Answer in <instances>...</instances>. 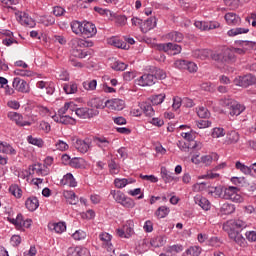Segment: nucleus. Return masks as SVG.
Segmentation results:
<instances>
[{
  "label": "nucleus",
  "mask_w": 256,
  "mask_h": 256,
  "mask_svg": "<svg viewBox=\"0 0 256 256\" xmlns=\"http://www.w3.org/2000/svg\"><path fill=\"white\" fill-rule=\"evenodd\" d=\"M245 227H247V223L241 219L228 220L223 225V230L228 233L230 239H232V241H235L237 245H239L240 247H245V237H243V235L238 230L245 229Z\"/></svg>",
  "instance_id": "f257e3e1"
},
{
  "label": "nucleus",
  "mask_w": 256,
  "mask_h": 256,
  "mask_svg": "<svg viewBox=\"0 0 256 256\" xmlns=\"http://www.w3.org/2000/svg\"><path fill=\"white\" fill-rule=\"evenodd\" d=\"M220 105L224 107L225 112L228 113L230 117H239V115L245 111V106L232 98H222Z\"/></svg>",
  "instance_id": "f03ea898"
},
{
  "label": "nucleus",
  "mask_w": 256,
  "mask_h": 256,
  "mask_svg": "<svg viewBox=\"0 0 256 256\" xmlns=\"http://www.w3.org/2000/svg\"><path fill=\"white\" fill-rule=\"evenodd\" d=\"M70 53L72 57H76V59H85L87 57H91L93 51L91 50H83L79 42V38H72L69 42Z\"/></svg>",
  "instance_id": "7ed1b4c3"
},
{
  "label": "nucleus",
  "mask_w": 256,
  "mask_h": 256,
  "mask_svg": "<svg viewBox=\"0 0 256 256\" xmlns=\"http://www.w3.org/2000/svg\"><path fill=\"white\" fill-rule=\"evenodd\" d=\"M241 189L235 186H229L224 189L223 199L232 201L233 203H243V196L240 194Z\"/></svg>",
  "instance_id": "20e7f679"
},
{
  "label": "nucleus",
  "mask_w": 256,
  "mask_h": 256,
  "mask_svg": "<svg viewBox=\"0 0 256 256\" xmlns=\"http://www.w3.org/2000/svg\"><path fill=\"white\" fill-rule=\"evenodd\" d=\"M74 111L80 119H93L99 115V110L93 108H74Z\"/></svg>",
  "instance_id": "39448f33"
},
{
  "label": "nucleus",
  "mask_w": 256,
  "mask_h": 256,
  "mask_svg": "<svg viewBox=\"0 0 256 256\" xmlns=\"http://www.w3.org/2000/svg\"><path fill=\"white\" fill-rule=\"evenodd\" d=\"M234 83L238 87H249L250 85H255L256 77L253 74L238 76L234 79Z\"/></svg>",
  "instance_id": "423d86ee"
},
{
  "label": "nucleus",
  "mask_w": 256,
  "mask_h": 256,
  "mask_svg": "<svg viewBox=\"0 0 256 256\" xmlns=\"http://www.w3.org/2000/svg\"><path fill=\"white\" fill-rule=\"evenodd\" d=\"M140 87H151L157 83V78L153 74H144L135 81Z\"/></svg>",
  "instance_id": "0eeeda50"
},
{
  "label": "nucleus",
  "mask_w": 256,
  "mask_h": 256,
  "mask_svg": "<svg viewBox=\"0 0 256 256\" xmlns=\"http://www.w3.org/2000/svg\"><path fill=\"white\" fill-rule=\"evenodd\" d=\"M73 147L79 152V153H87L89 149H91V141L89 139H79V138H74L73 140Z\"/></svg>",
  "instance_id": "6e6552de"
},
{
  "label": "nucleus",
  "mask_w": 256,
  "mask_h": 256,
  "mask_svg": "<svg viewBox=\"0 0 256 256\" xmlns=\"http://www.w3.org/2000/svg\"><path fill=\"white\" fill-rule=\"evenodd\" d=\"M96 35H97V27L95 26V24H93L89 21H84L82 37L91 39V37H95Z\"/></svg>",
  "instance_id": "1a4fd4ad"
},
{
  "label": "nucleus",
  "mask_w": 256,
  "mask_h": 256,
  "mask_svg": "<svg viewBox=\"0 0 256 256\" xmlns=\"http://www.w3.org/2000/svg\"><path fill=\"white\" fill-rule=\"evenodd\" d=\"M106 107L110 109V111H123L125 108V101L119 98L106 100Z\"/></svg>",
  "instance_id": "9d476101"
},
{
  "label": "nucleus",
  "mask_w": 256,
  "mask_h": 256,
  "mask_svg": "<svg viewBox=\"0 0 256 256\" xmlns=\"http://www.w3.org/2000/svg\"><path fill=\"white\" fill-rule=\"evenodd\" d=\"M7 117L10 121H14L18 127H31V122L23 121V115L17 112H9Z\"/></svg>",
  "instance_id": "9b49d317"
},
{
  "label": "nucleus",
  "mask_w": 256,
  "mask_h": 256,
  "mask_svg": "<svg viewBox=\"0 0 256 256\" xmlns=\"http://www.w3.org/2000/svg\"><path fill=\"white\" fill-rule=\"evenodd\" d=\"M12 87L19 93H29V84L21 78H14Z\"/></svg>",
  "instance_id": "f8f14e48"
},
{
  "label": "nucleus",
  "mask_w": 256,
  "mask_h": 256,
  "mask_svg": "<svg viewBox=\"0 0 256 256\" xmlns=\"http://www.w3.org/2000/svg\"><path fill=\"white\" fill-rule=\"evenodd\" d=\"M157 27V18L150 17L140 26L142 33H149L151 29H155Z\"/></svg>",
  "instance_id": "ddd939ff"
},
{
  "label": "nucleus",
  "mask_w": 256,
  "mask_h": 256,
  "mask_svg": "<svg viewBox=\"0 0 256 256\" xmlns=\"http://www.w3.org/2000/svg\"><path fill=\"white\" fill-rule=\"evenodd\" d=\"M108 45H112L113 47H116L117 49H130V45L127 44V42L119 39L118 37H111L108 39Z\"/></svg>",
  "instance_id": "4468645a"
},
{
  "label": "nucleus",
  "mask_w": 256,
  "mask_h": 256,
  "mask_svg": "<svg viewBox=\"0 0 256 256\" xmlns=\"http://www.w3.org/2000/svg\"><path fill=\"white\" fill-rule=\"evenodd\" d=\"M224 19L227 23V25L235 26V25H241V17L233 12H228L225 14Z\"/></svg>",
  "instance_id": "2eb2a0df"
},
{
  "label": "nucleus",
  "mask_w": 256,
  "mask_h": 256,
  "mask_svg": "<svg viewBox=\"0 0 256 256\" xmlns=\"http://www.w3.org/2000/svg\"><path fill=\"white\" fill-rule=\"evenodd\" d=\"M194 203L199 205V207H201V209L204 211H209L211 209V202H209V200L202 195H196L194 197Z\"/></svg>",
  "instance_id": "dca6fc26"
},
{
  "label": "nucleus",
  "mask_w": 256,
  "mask_h": 256,
  "mask_svg": "<svg viewBox=\"0 0 256 256\" xmlns=\"http://www.w3.org/2000/svg\"><path fill=\"white\" fill-rule=\"evenodd\" d=\"M100 241H102V247L107 251H113V244H111V235L109 233H101L99 235Z\"/></svg>",
  "instance_id": "f3484780"
},
{
  "label": "nucleus",
  "mask_w": 256,
  "mask_h": 256,
  "mask_svg": "<svg viewBox=\"0 0 256 256\" xmlns=\"http://www.w3.org/2000/svg\"><path fill=\"white\" fill-rule=\"evenodd\" d=\"M192 56L195 59H201V61H205V59H209L211 57V50L210 49H196L192 51Z\"/></svg>",
  "instance_id": "a211bd4d"
},
{
  "label": "nucleus",
  "mask_w": 256,
  "mask_h": 256,
  "mask_svg": "<svg viewBox=\"0 0 256 256\" xmlns=\"http://www.w3.org/2000/svg\"><path fill=\"white\" fill-rule=\"evenodd\" d=\"M0 153H3L4 155H17V150L11 146V144L0 141Z\"/></svg>",
  "instance_id": "6ab92c4d"
},
{
  "label": "nucleus",
  "mask_w": 256,
  "mask_h": 256,
  "mask_svg": "<svg viewBox=\"0 0 256 256\" xmlns=\"http://www.w3.org/2000/svg\"><path fill=\"white\" fill-rule=\"evenodd\" d=\"M19 22L21 25H25L26 27H29L30 29L35 27V20L29 16V14L23 12L19 16Z\"/></svg>",
  "instance_id": "aec40b11"
},
{
  "label": "nucleus",
  "mask_w": 256,
  "mask_h": 256,
  "mask_svg": "<svg viewBox=\"0 0 256 256\" xmlns=\"http://www.w3.org/2000/svg\"><path fill=\"white\" fill-rule=\"evenodd\" d=\"M235 50L233 48H226L223 51V63H235Z\"/></svg>",
  "instance_id": "412c9836"
},
{
  "label": "nucleus",
  "mask_w": 256,
  "mask_h": 256,
  "mask_svg": "<svg viewBox=\"0 0 256 256\" xmlns=\"http://www.w3.org/2000/svg\"><path fill=\"white\" fill-rule=\"evenodd\" d=\"M94 143H96L97 147L100 149H107L111 143V138L105 136H96L94 137Z\"/></svg>",
  "instance_id": "4be33fe9"
},
{
  "label": "nucleus",
  "mask_w": 256,
  "mask_h": 256,
  "mask_svg": "<svg viewBox=\"0 0 256 256\" xmlns=\"http://www.w3.org/2000/svg\"><path fill=\"white\" fill-rule=\"evenodd\" d=\"M85 25V21L81 22V21H77L74 20L70 23V27L72 30V33H74V35H83V27Z\"/></svg>",
  "instance_id": "5701e85b"
},
{
  "label": "nucleus",
  "mask_w": 256,
  "mask_h": 256,
  "mask_svg": "<svg viewBox=\"0 0 256 256\" xmlns=\"http://www.w3.org/2000/svg\"><path fill=\"white\" fill-rule=\"evenodd\" d=\"M42 175L45 176L47 173L43 171V165L41 163L30 165L28 168V175Z\"/></svg>",
  "instance_id": "b1692460"
},
{
  "label": "nucleus",
  "mask_w": 256,
  "mask_h": 256,
  "mask_svg": "<svg viewBox=\"0 0 256 256\" xmlns=\"http://www.w3.org/2000/svg\"><path fill=\"white\" fill-rule=\"evenodd\" d=\"M25 205L28 211H37L39 208V199H37L35 196H31L27 198Z\"/></svg>",
  "instance_id": "393cba45"
},
{
  "label": "nucleus",
  "mask_w": 256,
  "mask_h": 256,
  "mask_svg": "<svg viewBox=\"0 0 256 256\" xmlns=\"http://www.w3.org/2000/svg\"><path fill=\"white\" fill-rule=\"evenodd\" d=\"M140 109H142V111L146 117H154L155 116V109H153V106L149 102H142L140 104Z\"/></svg>",
  "instance_id": "a878e982"
},
{
  "label": "nucleus",
  "mask_w": 256,
  "mask_h": 256,
  "mask_svg": "<svg viewBox=\"0 0 256 256\" xmlns=\"http://www.w3.org/2000/svg\"><path fill=\"white\" fill-rule=\"evenodd\" d=\"M60 183L61 185H68V187H75L77 185V181L71 173H67L66 175H64Z\"/></svg>",
  "instance_id": "bb28decb"
},
{
  "label": "nucleus",
  "mask_w": 256,
  "mask_h": 256,
  "mask_svg": "<svg viewBox=\"0 0 256 256\" xmlns=\"http://www.w3.org/2000/svg\"><path fill=\"white\" fill-rule=\"evenodd\" d=\"M185 36L181 32L172 31L166 35L168 41H174L175 43H181Z\"/></svg>",
  "instance_id": "cd10ccee"
},
{
  "label": "nucleus",
  "mask_w": 256,
  "mask_h": 256,
  "mask_svg": "<svg viewBox=\"0 0 256 256\" xmlns=\"http://www.w3.org/2000/svg\"><path fill=\"white\" fill-rule=\"evenodd\" d=\"M63 195L65 199L69 201L70 205H77V203H79V198L77 197L74 191L65 190Z\"/></svg>",
  "instance_id": "c85d7f7f"
},
{
  "label": "nucleus",
  "mask_w": 256,
  "mask_h": 256,
  "mask_svg": "<svg viewBox=\"0 0 256 256\" xmlns=\"http://www.w3.org/2000/svg\"><path fill=\"white\" fill-rule=\"evenodd\" d=\"M131 183H135V180L127 178H116L114 180V185L115 187H117V189H123L124 187H127V185H130Z\"/></svg>",
  "instance_id": "c756f323"
},
{
  "label": "nucleus",
  "mask_w": 256,
  "mask_h": 256,
  "mask_svg": "<svg viewBox=\"0 0 256 256\" xmlns=\"http://www.w3.org/2000/svg\"><path fill=\"white\" fill-rule=\"evenodd\" d=\"M161 177L165 183H171L175 180V177L173 176V173L167 170L166 167H161Z\"/></svg>",
  "instance_id": "7c9ffc66"
},
{
  "label": "nucleus",
  "mask_w": 256,
  "mask_h": 256,
  "mask_svg": "<svg viewBox=\"0 0 256 256\" xmlns=\"http://www.w3.org/2000/svg\"><path fill=\"white\" fill-rule=\"evenodd\" d=\"M63 91L66 93V95H73L77 93L78 86L75 82H70L68 84L63 85Z\"/></svg>",
  "instance_id": "2f4dec72"
},
{
  "label": "nucleus",
  "mask_w": 256,
  "mask_h": 256,
  "mask_svg": "<svg viewBox=\"0 0 256 256\" xmlns=\"http://www.w3.org/2000/svg\"><path fill=\"white\" fill-rule=\"evenodd\" d=\"M9 193H11L16 199H21V197H23V190L17 184L10 185Z\"/></svg>",
  "instance_id": "473e14b6"
},
{
  "label": "nucleus",
  "mask_w": 256,
  "mask_h": 256,
  "mask_svg": "<svg viewBox=\"0 0 256 256\" xmlns=\"http://www.w3.org/2000/svg\"><path fill=\"white\" fill-rule=\"evenodd\" d=\"M68 111H72V112L75 111V103H73V102H66L64 104V106L58 110V115L60 117H63V116H65V114Z\"/></svg>",
  "instance_id": "72a5a7b5"
},
{
  "label": "nucleus",
  "mask_w": 256,
  "mask_h": 256,
  "mask_svg": "<svg viewBox=\"0 0 256 256\" xmlns=\"http://www.w3.org/2000/svg\"><path fill=\"white\" fill-rule=\"evenodd\" d=\"M221 215H231L235 213V206L231 203H224L220 208Z\"/></svg>",
  "instance_id": "f704fd0d"
},
{
  "label": "nucleus",
  "mask_w": 256,
  "mask_h": 256,
  "mask_svg": "<svg viewBox=\"0 0 256 256\" xmlns=\"http://www.w3.org/2000/svg\"><path fill=\"white\" fill-rule=\"evenodd\" d=\"M9 223H12V225H15L17 229L23 228V214L19 213L16 218L8 217Z\"/></svg>",
  "instance_id": "c9c22d12"
},
{
  "label": "nucleus",
  "mask_w": 256,
  "mask_h": 256,
  "mask_svg": "<svg viewBox=\"0 0 256 256\" xmlns=\"http://www.w3.org/2000/svg\"><path fill=\"white\" fill-rule=\"evenodd\" d=\"M119 205H121L125 209H133L135 207V200L128 196H124Z\"/></svg>",
  "instance_id": "e433bc0d"
},
{
  "label": "nucleus",
  "mask_w": 256,
  "mask_h": 256,
  "mask_svg": "<svg viewBox=\"0 0 256 256\" xmlns=\"http://www.w3.org/2000/svg\"><path fill=\"white\" fill-rule=\"evenodd\" d=\"M202 163L205 165H210L213 161H219V155L217 153H212L210 155H205L201 157Z\"/></svg>",
  "instance_id": "4c0bfd02"
},
{
  "label": "nucleus",
  "mask_w": 256,
  "mask_h": 256,
  "mask_svg": "<svg viewBox=\"0 0 256 256\" xmlns=\"http://www.w3.org/2000/svg\"><path fill=\"white\" fill-rule=\"evenodd\" d=\"M235 168L238 171H241V173H243L244 175H252V173H251V166H247V165L241 163V161H237L236 162Z\"/></svg>",
  "instance_id": "58836bf2"
},
{
  "label": "nucleus",
  "mask_w": 256,
  "mask_h": 256,
  "mask_svg": "<svg viewBox=\"0 0 256 256\" xmlns=\"http://www.w3.org/2000/svg\"><path fill=\"white\" fill-rule=\"evenodd\" d=\"M201 255V247L192 246L188 248L182 256H200Z\"/></svg>",
  "instance_id": "ea45409f"
},
{
  "label": "nucleus",
  "mask_w": 256,
  "mask_h": 256,
  "mask_svg": "<svg viewBox=\"0 0 256 256\" xmlns=\"http://www.w3.org/2000/svg\"><path fill=\"white\" fill-rule=\"evenodd\" d=\"M133 220H128L126 225L123 226V229L126 233V239H129L133 233H135Z\"/></svg>",
  "instance_id": "a19ab883"
},
{
  "label": "nucleus",
  "mask_w": 256,
  "mask_h": 256,
  "mask_svg": "<svg viewBox=\"0 0 256 256\" xmlns=\"http://www.w3.org/2000/svg\"><path fill=\"white\" fill-rule=\"evenodd\" d=\"M110 195L113 197L114 201L118 204L123 200L127 195L123 193L121 190H111Z\"/></svg>",
  "instance_id": "79ce46f5"
},
{
  "label": "nucleus",
  "mask_w": 256,
  "mask_h": 256,
  "mask_svg": "<svg viewBox=\"0 0 256 256\" xmlns=\"http://www.w3.org/2000/svg\"><path fill=\"white\" fill-rule=\"evenodd\" d=\"M50 228L55 231V233H63L67 230V226L65 225L64 222H58L51 224Z\"/></svg>",
  "instance_id": "37998d69"
},
{
  "label": "nucleus",
  "mask_w": 256,
  "mask_h": 256,
  "mask_svg": "<svg viewBox=\"0 0 256 256\" xmlns=\"http://www.w3.org/2000/svg\"><path fill=\"white\" fill-rule=\"evenodd\" d=\"M86 91H95L97 89V80H87L82 83Z\"/></svg>",
  "instance_id": "c03bdc74"
},
{
  "label": "nucleus",
  "mask_w": 256,
  "mask_h": 256,
  "mask_svg": "<svg viewBox=\"0 0 256 256\" xmlns=\"http://www.w3.org/2000/svg\"><path fill=\"white\" fill-rule=\"evenodd\" d=\"M108 167L111 175H118L120 167H119V164L115 162V159H111L108 162Z\"/></svg>",
  "instance_id": "a18cd8bd"
},
{
  "label": "nucleus",
  "mask_w": 256,
  "mask_h": 256,
  "mask_svg": "<svg viewBox=\"0 0 256 256\" xmlns=\"http://www.w3.org/2000/svg\"><path fill=\"white\" fill-rule=\"evenodd\" d=\"M243 33H249L248 28H234L227 32L229 37H235L236 35H243Z\"/></svg>",
  "instance_id": "49530a36"
},
{
  "label": "nucleus",
  "mask_w": 256,
  "mask_h": 256,
  "mask_svg": "<svg viewBox=\"0 0 256 256\" xmlns=\"http://www.w3.org/2000/svg\"><path fill=\"white\" fill-rule=\"evenodd\" d=\"M27 141L28 143H30V145H35L36 147H40V148L45 145V142L43 141V139L35 138L31 135L27 137Z\"/></svg>",
  "instance_id": "de8ad7c7"
},
{
  "label": "nucleus",
  "mask_w": 256,
  "mask_h": 256,
  "mask_svg": "<svg viewBox=\"0 0 256 256\" xmlns=\"http://www.w3.org/2000/svg\"><path fill=\"white\" fill-rule=\"evenodd\" d=\"M155 215L159 219H164V217H167V215H169V208L167 206H160L156 210Z\"/></svg>",
  "instance_id": "09e8293b"
},
{
  "label": "nucleus",
  "mask_w": 256,
  "mask_h": 256,
  "mask_svg": "<svg viewBox=\"0 0 256 256\" xmlns=\"http://www.w3.org/2000/svg\"><path fill=\"white\" fill-rule=\"evenodd\" d=\"M71 256H91L89 249L76 247Z\"/></svg>",
  "instance_id": "8fccbe9b"
},
{
  "label": "nucleus",
  "mask_w": 256,
  "mask_h": 256,
  "mask_svg": "<svg viewBox=\"0 0 256 256\" xmlns=\"http://www.w3.org/2000/svg\"><path fill=\"white\" fill-rule=\"evenodd\" d=\"M239 141V133L237 131H230L227 133V142L230 144L237 143Z\"/></svg>",
  "instance_id": "3c124183"
},
{
  "label": "nucleus",
  "mask_w": 256,
  "mask_h": 256,
  "mask_svg": "<svg viewBox=\"0 0 256 256\" xmlns=\"http://www.w3.org/2000/svg\"><path fill=\"white\" fill-rule=\"evenodd\" d=\"M70 167L73 169H81V167H83V159L77 157L72 158L70 161Z\"/></svg>",
  "instance_id": "603ef678"
},
{
  "label": "nucleus",
  "mask_w": 256,
  "mask_h": 256,
  "mask_svg": "<svg viewBox=\"0 0 256 256\" xmlns=\"http://www.w3.org/2000/svg\"><path fill=\"white\" fill-rule=\"evenodd\" d=\"M212 137L214 139H219V137H225V129L221 127H216L212 130Z\"/></svg>",
  "instance_id": "864d4df0"
},
{
  "label": "nucleus",
  "mask_w": 256,
  "mask_h": 256,
  "mask_svg": "<svg viewBox=\"0 0 256 256\" xmlns=\"http://www.w3.org/2000/svg\"><path fill=\"white\" fill-rule=\"evenodd\" d=\"M60 123L62 125H75V119L69 115L60 116Z\"/></svg>",
  "instance_id": "5fc2aeb1"
},
{
  "label": "nucleus",
  "mask_w": 256,
  "mask_h": 256,
  "mask_svg": "<svg viewBox=\"0 0 256 256\" xmlns=\"http://www.w3.org/2000/svg\"><path fill=\"white\" fill-rule=\"evenodd\" d=\"M165 101V94H158L155 96H152L151 103L152 105H161Z\"/></svg>",
  "instance_id": "6e6d98bb"
},
{
  "label": "nucleus",
  "mask_w": 256,
  "mask_h": 256,
  "mask_svg": "<svg viewBox=\"0 0 256 256\" xmlns=\"http://www.w3.org/2000/svg\"><path fill=\"white\" fill-rule=\"evenodd\" d=\"M112 69L114 71H125V69H127V64L121 61H116L112 64Z\"/></svg>",
  "instance_id": "4d7b16f0"
},
{
  "label": "nucleus",
  "mask_w": 256,
  "mask_h": 256,
  "mask_svg": "<svg viewBox=\"0 0 256 256\" xmlns=\"http://www.w3.org/2000/svg\"><path fill=\"white\" fill-rule=\"evenodd\" d=\"M154 77L157 79H165L167 77V74L165 73V71L161 68H154Z\"/></svg>",
  "instance_id": "13d9d810"
},
{
  "label": "nucleus",
  "mask_w": 256,
  "mask_h": 256,
  "mask_svg": "<svg viewBox=\"0 0 256 256\" xmlns=\"http://www.w3.org/2000/svg\"><path fill=\"white\" fill-rule=\"evenodd\" d=\"M57 151H67L69 149V144L63 140H58L55 144Z\"/></svg>",
  "instance_id": "bf43d9fd"
},
{
  "label": "nucleus",
  "mask_w": 256,
  "mask_h": 256,
  "mask_svg": "<svg viewBox=\"0 0 256 256\" xmlns=\"http://www.w3.org/2000/svg\"><path fill=\"white\" fill-rule=\"evenodd\" d=\"M197 115L198 117H200V119H207V117H209L211 113H209V110L207 108L200 107L197 111Z\"/></svg>",
  "instance_id": "052dcab7"
},
{
  "label": "nucleus",
  "mask_w": 256,
  "mask_h": 256,
  "mask_svg": "<svg viewBox=\"0 0 256 256\" xmlns=\"http://www.w3.org/2000/svg\"><path fill=\"white\" fill-rule=\"evenodd\" d=\"M72 237L75 239V241H82V239L87 237V234L83 230H77L74 234H72Z\"/></svg>",
  "instance_id": "680f3d73"
},
{
  "label": "nucleus",
  "mask_w": 256,
  "mask_h": 256,
  "mask_svg": "<svg viewBox=\"0 0 256 256\" xmlns=\"http://www.w3.org/2000/svg\"><path fill=\"white\" fill-rule=\"evenodd\" d=\"M128 195H131V197H137V199H143L145 197V194L141 192V188H136L134 190H129Z\"/></svg>",
  "instance_id": "e2e57ef3"
},
{
  "label": "nucleus",
  "mask_w": 256,
  "mask_h": 256,
  "mask_svg": "<svg viewBox=\"0 0 256 256\" xmlns=\"http://www.w3.org/2000/svg\"><path fill=\"white\" fill-rule=\"evenodd\" d=\"M231 183L237 185L238 187H243L245 185V177H232Z\"/></svg>",
  "instance_id": "0e129e2a"
},
{
  "label": "nucleus",
  "mask_w": 256,
  "mask_h": 256,
  "mask_svg": "<svg viewBox=\"0 0 256 256\" xmlns=\"http://www.w3.org/2000/svg\"><path fill=\"white\" fill-rule=\"evenodd\" d=\"M66 10L65 8L61 7V6H55L53 8V15H55V17H63V15H65Z\"/></svg>",
  "instance_id": "69168bd1"
},
{
  "label": "nucleus",
  "mask_w": 256,
  "mask_h": 256,
  "mask_svg": "<svg viewBox=\"0 0 256 256\" xmlns=\"http://www.w3.org/2000/svg\"><path fill=\"white\" fill-rule=\"evenodd\" d=\"M226 7L229 9H237L239 7V0H224Z\"/></svg>",
  "instance_id": "338daca9"
},
{
  "label": "nucleus",
  "mask_w": 256,
  "mask_h": 256,
  "mask_svg": "<svg viewBox=\"0 0 256 256\" xmlns=\"http://www.w3.org/2000/svg\"><path fill=\"white\" fill-rule=\"evenodd\" d=\"M246 239L249 240L251 243L256 241V231H247L245 233Z\"/></svg>",
  "instance_id": "774afa93"
}]
</instances>
